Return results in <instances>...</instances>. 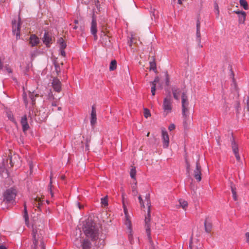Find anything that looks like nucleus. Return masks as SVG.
Returning <instances> with one entry per match:
<instances>
[{
  "mask_svg": "<svg viewBox=\"0 0 249 249\" xmlns=\"http://www.w3.org/2000/svg\"><path fill=\"white\" fill-rule=\"evenodd\" d=\"M151 13L152 16H153L155 18H157L158 17V11L153 9V11H151Z\"/></svg>",
  "mask_w": 249,
  "mask_h": 249,
  "instance_id": "nucleus-42",
  "label": "nucleus"
},
{
  "mask_svg": "<svg viewBox=\"0 0 249 249\" xmlns=\"http://www.w3.org/2000/svg\"><path fill=\"white\" fill-rule=\"evenodd\" d=\"M132 191L134 196H136L138 192L136 190V183H135V185L132 187Z\"/></svg>",
  "mask_w": 249,
  "mask_h": 249,
  "instance_id": "nucleus-44",
  "label": "nucleus"
},
{
  "mask_svg": "<svg viewBox=\"0 0 249 249\" xmlns=\"http://www.w3.org/2000/svg\"><path fill=\"white\" fill-rule=\"evenodd\" d=\"M117 68V63H110L109 70L114 71Z\"/></svg>",
  "mask_w": 249,
  "mask_h": 249,
  "instance_id": "nucleus-41",
  "label": "nucleus"
},
{
  "mask_svg": "<svg viewBox=\"0 0 249 249\" xmlns=\"http://www.w3.org/2000/svg\"><path fill=\"white\" fill-rule=\"evenodd\" d=\"M101 36H103L106 38L108 37V36L107 35V33L104 31H102Z\"/></svg>",
  "mask_w": 249,
  "mask_h": 249,
  "instance_id": "nucleus-51",
  "label": "nucleus"
},
{
  "mask_svg": "<svg viewBox=\"0 0 249 249\" xmlns=\"http://www.w3.org/2000/svg\"><path fill=\"white\" fill-rule=\"evenodd\" d=\"M160 80V78L158 76L155 77L154 80L152 82V85L156 86L157 83H158Z\"/></svg>",
  "mask_w": 249,
  "mask_h": 249,
  "instance_id": "nucleus-46",
  "label": "nucleus"
},
{
  "mask_svg": "<svg viewBox=\"0 0 249 249\" xmlns=\"http://www.w3.org/2000/svg\"><path fill=\"white\" fill-rule=\"evenodd\" d=\"M8 117L9 119H10L11 121H12L13 122H14L15 124H17L16 122L15 121L14 116L13 114H12L11 113H9L8 114Z\"/></svg>",
  "mask_w": 249,
  "mask_h": 249,
  "instance_id": "nucleus-43",
  "label": "nucleus"
},
{
  "mask_svg": "<svg viewBox=\"0 0 249 249\" xmlns=\"http://www.w3.org/2000/svg\"><path fill=\"white\" fill-rule=\"evenodd\" d=\"M231 148L233 153L235 156L236 159L238 161H240L241 158L239 154L238 145L235 141L234 139L232 137L231 140Z\"/></svg>",
  "mask_w": 249,
  "mask_h": 249,
  "instance_id": "nucleus-9",
  "label": "nucleus"
},
{
  "mask_svg": "<svg viewBox=\"0 0 249 249\" xmlns=\"http://www.w3.org/2000/svg\"><path fill=\"white\" fill-rule=\"evenodd\" d=\"M0 249H7L6 248V247H5L3 246H0Z\"/></svg>",
  "mask_w": 249,
  "mask_h": 249,
  "instance_id": "nucleus-61",
  "label": "nucleus"
},
{
  "mask_svg": "<svg viewBox=\"0 0 249 249\" xmlns=\"http://www.w3.org/2000/svg\"><path fill=\"white\" fill-rule=\"evenodd\" d=\"M20 123L22 125V130L24 133H25L29 129L30 127L27 122L26 115H24L21 118Z\"/></svg>",
  "mask_w": 249,
  "mask_h": 249,
  "instance_id": "nucleus-17",
  "label": "nucleus"
},
{
  "mask_svg": "<svg viewBox=\"0 0 249 249\" xmlns=\"http://www.w3.org/2000/svg\"><path fill=\"white\" fill-rule=\"evenodd\" d=\"M163 108L165 116L171 112L172 109V101L170 94H169V95L164 98L163 103Z\"/></svg>",
  "mask_w": 249,
  "mask_h": 249,
  "instance_id": "nucleus-4",
  "label": "nucleus"
},
{
  "mask_svg": "<svg viewBox=\"0 0 249 249\" xmlns=\"http://www.w3.org/2000/svg\"><path fill=\"white\" fill-rule=\"evenodd\" d=\"M40 42L39 38L35 34H32L29 38V44L32 47L36 46Z\"/></svg>",
  "mask_w": 249,
  "mask_h": 249,
  "instance_id": "nucleus-18",
  "label": "nucleus"
},
{
  "mask_svg": "<svg viewBox=\"0 0 249 249\" xmlns=\"http://www.w3.org/2000/svg\"><path fill=\"white\" fill-rule=\"evenodd\" d=\"M182 112L183 117L189 116V111L188 109L189 102L188 97L185 93L182 95Z\"/></svg>",
  "mask_w": 249,
  "mask_h": 249,
  "instance_id": "nucleus-5",
  "label": "nucleus"
},
{
  "mask_svg": "<svg viewBox=\"0 0 249 249\" xmlns=\"http://www.w3.org/2000/svg\"><path fill=\"white\" fill-rule=\"evenodd\" d=\"M29 96L32 101L33 104H35V97H38L39 95H38V94H37V93L35 94L34 91L32 92L30 91H29Z\"/></svg>",
  "mask_w": 249,
  "mask_h": 249,
  "instance_id": "nucleus-31",
  "label": "nucleus"
},
{
  "mask_svg": "<svg viewBox=\"0 0 249 249\" xmlns=\"http://www.w3.org/2000/svg\"><path fill=\"white\" fill-rule=\"evenodd\" d=\"M123 208L125 214V221L124 224L128 228L130 232H131L132 230V224L130 220V218L129 216L128 215V211L126 206L124 205V202H123Z\"/></svg>",
  "mask_w": 249,
  "mask_h": 249,
  "instance_id": "nucleus-11",
  "label": "nucleus"
},
{
  "mask_svg": "<svg viewBox=\"0 0 249 249\" xmlns=\"http://www.w3.org/2000/svg\"><path fill=\"white\" fill-rule=\"evenodd\" d=\"M183 125L184 129L187 130L189 128L191 122L189 121V116L183 117Z\"/></svg>",
  "mask_w": 249,
  "mask_h": 249,
  "instance_id": "nucleus-24",
  "label": "nucleus"
},
{
  "mask_svg": "<svg viewBox=\"0 0 249 249\" xmlns=\"http://www.w3.org/2000/svg\"><path fill=\"white\" fill-rule=\"evenodd\" d=\"M172 92L173 94L174 98L176 100H179L180 95L181 94V95H182L183 93H184V92H182L181 89H172Z\"/></svg>",
  "mask_w": 249,
  "mask_h": 249,
  "instance_id": "nucleus-21",
  "label": "nucleus"
},
{
  "mask_svg": "<svg viewBox=\"0 0 249 249\" xmlns=\"http://www.w3.org/2000/svg\"><path fill=\"white\" fill-rule=\"evenodd\" d=\"M57 43L59 45L60 50L61 49H65L67 47V44L65 40L63 39L62 37H60L58 40Z\"/></svg>",
  "mask_w": 249,
  "mask_h": 249,
  "instance_id": "nucleus-25",
  "label": "nucleus"
},
{
  "mask_svg": "<svg viewBox=\"0 0 249 249\" xmlns=\"http://www.w3.org/2000/svg\"><path fill=\"white\" fill-rule=\"evenodd\" d=\"M193 176L197 182H200L201 180V167L199 163V159L196 162V168L193 171Z\"/></svg>",
  "mask_w": 249,
  "mask_h": 249,
  "instance_id": "nucleus-7",
  "label": "nucleus"
},
{
  "mask_svg": "<svg viewBox=\"0 0 249 249\" xmlns=\"http://www.w3.org/2000/svg\"><path fill=\"white\" fill-rule=\"evenodd\" d=\"M55 41V37L52 33L45 31L42 37V41L47 47H50L51 45Z\"/></svg>",
  "mask_w": 249,
  "mask_h": 249,
  "instance_id": "nucleus-6",
  "label": "nucleus"
},
{
  "mask_svg": "<svg viewBox=\"0 0 249 249\" xmlns=\"http://www.w3.org/2000/svg\"><path fill=\"white\" fill-rule=\"evenodd\" d=\"M231 190L232 194V196L233 197V199L235 201L237 200V195L236 192V187L234 185H231Z\"/></svg>",
  "mask_w": 249,
  "mask_h": 249,
  "instance_id": "nucleus-29",
  "label": "nucleus"
},
{
  "mask_svg": "<svg viewBox=\"0 0 249 249\" xmlns=\"http://www.w3.org/2000/svg\"><path fill=\"white\" fill-rule=\"evenodd\" d=\"M161 136L163 141V146L164 148H167L169 144V138L167 132L165 129L161 130Z\"/></svg>",
  "mask_w": 249,
  "mask_h": 249,
  "instance_id": "nucleus-12",
  "label": "nucleus"
},
{
  "mask_svg": "<svg viewBox=\"0 0 249 249\" xmlns=\"http://www.w3.org/2000/svg\"><path fill=\"white\" fill-rule=\"evenodd\" d=\"M175 129V125L174 124H171L168 127V129L170 131H172Z\"/></svg>",
  "mask_w": 249,
  "mask_h": 249,
  "instance_id": "nucleus-50",
  "label": "nucleus"
},
{
  "mask_svg": "<svg viewBox=\"0 0 249 249\" xmlns=\"http://www.w3.org/2000/svg\"><path fill=\"white\" fill-rule=\"evenodd\" d=\"M205 231L207 233H210L212 230V222L209 217H206L204 221Z\"/></svg>",
  "mask_w": 249,
  "mask_h": 249,
  "instance_id": "nucleus-16",
  "label": "nucleus"
},
{
  "mask_svg": "<svg viewBox=\"0 0 249 249\" xmlns=\"http://www.w3.org/2000/svg\"><path fill=\"white\" fill-rule=\"evenodd\" d=\"M81 246L82 249H90L91 248V241L86 238H82L81 239Z\"/></svg>",
  "mask_w": 249,
  "mask_h": 249,
  "instance_id": "nucleus-14",
  "label": "nucleus"
},
{
  "mask_svg": "<svg viewBox=\"0 0 249 249\" xmlns=\"http://www.w3.org/2000/svg\"><path fill=\"white\" fill-rule=\"evenodd\" d=\"M96 111L95 105L92 106L90 114V124L92 126H94L96 123Z\"/></svg>",
  "mask_w": 249,
  "mask_h": 249,
  "instance_id": "nucleus-15",
  "label": "nucleus"
},
{
  "mask_svg": "<svg viewBox=\"0 0 249 249\" xmlns=\"http://www.w3.org/2000/svg\"><path fill=\"white\" fill-rule=\"evenodd\" d=\"M247 109H248V110L249 111V100H248V102H247Z\"/></svg>",
  "mask_w": 249,
  "mask_h": 249,
  "instance_id": "nucleus-60",
  "label": "nucleus"
},
{
  "mask_svg": "<svg viewBox=\"0 0 249 249\" xmlns=\"http://www.w3.org/2000/svg\"><path fill=\"white\" fill-rule=\"evenodd\" d=\"M190 249H198L197 247H194L193 245L192 239H191L189 244Z\"/></svg>",
  "mask_w": 249,
  "mask_h": 249,
  "instance_id": "nucleus-45",
  "label": "nucleus"
},
{
  "mask_svg": "<svg viewBox=\"0 0 249 249\" xmlns=\"http://www.w3.org/2000/svg\"><path fill=\"white\" fill-rule=\"evenodd\" d=\"M144 116L146 118L151 116V113L149 109L147 108H144Z\"/></svg>",
  "mask_w": 249,
  "mask_h": 249,
  "instance_id": "nucleus-40",
  "label": "nucleus"
},
{
  "mask_svg": "<svg viewBox=\"0 0 249 249\" xmlns=\"http://www.w3.org/2000/svg\"><path fill=\"white\" fill-rule=\"evenodd\" d=\"M138 199H139V202H140V204H141V203L143 202V200H142V197H141V196H140L138 197Z\"/></svg>",
  "mask_w": 249,
  "mask_h": 249,
  "instance_id": "nucleus-58",
  "label": "nucleus"
},
{
  "mask_svg": "<svg viewBox=\"0 0 249 249\" xmlns=\"http://www.w3.org/2000/svg\"><path fill=\"white\" fill-rule=\"evenodd\" d=\"M50 188H49V191L50 192V194L51 195V196L53 197V193L52 192V180H51V178H52V177H50Z\"/></svg>",
  "mask_w": 249,
  "mask_h": 249,
  "instance_id": "nucleus-49",
  "label": "nucleus"
},
{
  "mask_svg": "<svg viewBox=\"0 0 249 249\" xmlns=\"http://www.w3.org/2000/svg\"><path fill=\"white\" fill-rule=\"evenodd\" d=\"M52 106H56V103H54H54H52Z\"/></svg>",
  "mask_w": 249,
  "mask_h": 249,
  "instance_id": "nucleus-64",
  "label": "nucleus"
},
{
  "mask_svg": "<svg viewBox=\"0 0 249 249\" xmlns=\"http://www.w3.org/2000/svg\"><path fill=\"white\" fill-rule=\"evenodd\" d=\"M63 63H53V65L55 68V70L57 74L58 75L61 71L60 66H62Z\"/></svg>",
  "mask_w": 249,
  "mask_h": 249,
  "instance_id": "nucleus-32",
  "label": "nucleus"
},
{
  "mask_svg": "<svg viewBox=\"0 0 249 249\" xmlns=\"http://www.w3.org/2000/svg\"><path fill=\"white\" fill-rule=\"evenodd\" d=\"M52 86L54 91L58 93L61 91L62 83L59 79H58L57 78H53L52 82Z\"/></svg>",
  "mask_w": 249,
  "mask_h": 249,
  "instance_id": "nucleus-10",
  "label": "nucleus"
},
{
  "mask_svg": "<svg viewBox=\"0 0 249 249\" xmlns=\"http://www.w3.org/2000/svg\"><path fill=\"white\" fill-rule=\"evenodd\" d=\"M101 203L102 205H104V206H106L108 204V201H107V196H106L104 198H102L101 199Z\"/></svg>",
  "mask_w": 249,
  "mask_h": 249,
  "instance_id": "nucleus-39",
  "label": "nucleus"
},
{
  "mask_svg": "<svg viewBox=\"0 0 249 249\" xmlns=\"http://www.w3.org/2000/svg\"><path fill=\"white\" fill-rule=\"evenodd\" d=\"M196 41L198 43V46L200 48L202 47V45L200 44L201 42V34H200V22L199 18H197L196 21Z\"/></svg>",
  "mask_w": 249,
  "mask_h": 249,
  "instance_id": "nucleus-13",
  "label": "nucleus"
},
{
  "mask_svg": "<svg viewBox=\"0 0 249 249\" xmlns=\"http://www.w3.org/2000/svg\"><path fill=\"white\" fill-rule=\"evenodd\" d=\"M24 218L25 219L26 224L28 225L29 224V217L26 202L24 203Z\"/></svg>",
  "mask_w": 249,
  "mask_h": 249,
  "instance_id": "nucleus-27",
  "label": "nucleus"
},
{
  "mask_svg": "<svg viewBox=\"0 0 249 249\" xmlns=\"http://www.w3.org/2000/svg\"><path fill=\"white\" fill-rule=\"evenodd\" d=\"M0 70L3 71L7 72L8 73H11L12 71L8 65L5 63H0Z\"/></svg>",
  "mask_w": 249,
  "mask_h": 249,
  "instance_id": "nucleus-23",
  "label": "nucleus"
},
{
  "mask_svg": "<svg viewBox=\"0 0 249 249\" xmlns=\"http://www.w3.org/2000/svg\"><path fill=\"white\" fill-rule=\"evenodd\" d=\"M246 237L247 242L249 243V232H247L246 233Z\"/></svg>",
  "mask_w": 249,
  "mask_h": 249,
  "instance_id": "nucleus-54",
  "label": "nucleus"
},
{
  "mask_svg": "<svg viewBox=\"0 0 249 249\" xmlns=\"http://www.w3.org/2000/svg\"><path fill=\"white\" fill-rule=\"evenodd\" d=\"M141 205L142 207L144 208V205L143 204V202L141 203Z\"/></svg>",
  "mask_w": 249,
  "mask_h": 249,
  "instance_id": "nucleus-62",
  "label": "nucleus"
},
{
  "mask_svg": "<svg viewBox=\"0 0 249 249\" xmlns=\"http://www.w3.org/2000/svg\"><path fill=\"white\" fill-rule=\"evenodd\" d=\"M150 54L151 55H149V58H148V61L149 62H156L157 61V58H156V56L155 55H153V53H150Z\"/></svg>",
  "mask_w": 249,
  "mask_h": 249,
  "instance_id": "nucleus-35",
  "label": "nucleus"
},
{
  "mask_svg": "<svg viewBox=\"0 0 249 249\" xmlns=\"http://www.w3.org/2000/svg\"><path fill=\"white\" fill-rule=\"evenodd\" d=\"M243 11H234V13L237 14L238 16L240 15L242 13H243Z\"/></svg>",
  "mask_w": 249,
  "mask_h": 249,
  "instance_id": "nucleus-53",
  "label": "nucleus"
},
{
  "mask_svg": "<svg viewBox=\"0 0 249 249\" xmlns=\"http://www.w3.org/2000/svg\"><path fill=\"white\" fill-rule=\"evenodd\" d=\"M179 204L181 206V207L184 209L185 210L186 208L188 206V203L186 201L183 200V199H180L179 200Z\"/></svg>",
  "mask_w": 249,
  "mask_h": 249,
  "instance_id": "nucleus-33",
  "label": "nucleus"
},
{
  "mask_svg": "<svg viewBox=\"0 0 249 249\" xmlns=\"http://www.w3.org/2000/svg\"><path fill=\"white\" fill-rule=\"evenodd\" d=\"M93 36V37H94V39L95 40H97V33H96L95 34H92Z\"/></svg>",
  "mask_w": 249,
  "mask_h": 249,
  "instance_id": "nucleus-59",
  "label": "nucleus"
},
{
  "mask_svg": "<svg viewBox=\"0 0 249 249\" xmlns=\"http://www.w3.org/2000/svg\"><path fill=\"white\" fill-rule=\"evenodd\" d=\"M37 230H36V231H35V229L34 228V229H33V238H34V244H35V245L36 244V242H37V240H38V239H37V238H38V237L37 238V237H36V235H37V236H38V235L37 234Z\"/></svg>",
  "mask_w": 249,
  "mask_h": 249,
  "instance_id": "nucleus-37",
  "label": "nucleus"
},
{
  "mask_svg": "<svg viewBox=\"0 0 249 249\" xmlns=\"http://www.w3.org/2000/svg\"><path fill=\"white\" fill-rule=\"evenodd\" d=\"M132 43H133V39H130L128 41L127 44L129 45V46H131Z\"/></svg>",
  "mask_w": 249,
  "mask_h": 249,
  "instance_id": "nucleus-55",
  "label": "nucleus"
},
{
  "mask_svg": "<svg viewBox=\"0 0 249 249\" xmlns=\"http://www.w3.org/2000/svg\"><path fill=\"white\" fill-rule=\"evenodd\" d=\"M90 32H91V34H95L97 32L96 19L94 16H93L92 17Z\"/></svg>",
  "mask_w": 249,
  "mask_h": 249,
  "instance_id": "nucleus-19",
  "label": "nucleus"
},
{
  "mask_svg": "<svg viewBox=\"0 0 249 249\" xmlns=\"http://www.w3.org/2000/svg\"><path fill=\"white\" fill-rule=\"evenodd\" d=\"M214 12L216 14V18H218L219 15V10L218 3L216 1L214 2Z\"/></svg>",
  "mask_w": 249,
  "mask_h": 249,
  "instance_id": "nucleus-36",
  "label": "nucleus"
},
{
  "mask_svg": "<svg viewBox=\"0 0 249 249\" xmlns=\"http://www.w3.org/2000/svg\"><path fill=\"white\" fill-rule=\"evenodd\" d=\"M42 204V201L39 197H36L33 201V204L34 208H37L39 210H40V206Z\"/></svg>",
  "mask_w": 249,
  "mask_h": 249,
  "instance_id": "nucleus-22",
  "label": "nucleus"
},
{
  "mask_svg": "<svg viewBox=\"0 0 249 249\" xmlns=\"http://www.w3.org/2000/svg\"><path fill=\"white\" fill-rule=\"evenodd\" d=\"M150 71H153L155 72H157L156 63H150V67L149 68Z\"/></svg>",
  "mask_w": 249,
  "mask_h": 249,
  "instance_id": "nucleus-38",
  "label": "nucleus"
},
{
  "mask_svg": "<svg viewBox=\"0 0 249 249\" xmlns=\"http://www.w3.org/2000/svg\"><path fill=\"white\" fill-rule=\"evenodd\" d=\"M12 32L16 35L17 39L20 36V18H18V21L17 22L16 19L12 21Z\"/></svg>",
  "mask_w": 249,
  "mask_h": 249,
  "instance_id": "nucleus-8",
  "label": "nucleus"
},
{
  "mask_svg": "<svg viewBox=\"0 0 249 249\" xmlns=\"http://www.w3.org/2000/svg\"><path fill=\"white\" fill-rule=\"evenodd\" d=\"M83 231L86 238L92 242L96 241L100 234L99 229L96 224L90 221H87L84 224Z\"/></svg>",
  "mask_w": 249,
  "mask_h": 249,
  "instance_id": "nucleus-1",
  "label": "nucleus"
},
{
  "mask_svg": "<svg viewBox=\"0 0 249 249\" xmlns=\"http://www.w3.org/2000/svg\"><path fill=\"white\" fill-rule=\"evenodd\" d=\"M145 200L147 202V205L148 206L147 214L145 217V227L146 230V232L149 239H151L150 236V200L149 199V195H146L145 196Z\"/></svg>",
  "mask_w": 249,
  "mask_h": 249,
  "instance_id": "nucleus-2",
  "label": "nucleus"
},
{
  "mask_svg": "<svg viewBox=\"0 0 249 249\" xmlns=\"http://www.w3.org/2000/svg\"><path fill=\"white\" fill-rule=\"evenodd\" d=\"M75 206L78 207L79 210L83 209L84 205L80 204L79 202H76L75 203Z\"/></svg>",
  "mask_w": 249,
  "mask_h": 249,
  "instance_id": "nucleus-47",
  "label": "nucleus"
},
{
  "mask_svg": "<svg viewBox=\"0 0 249 249\" xmlns=\"http://www.w3.org/2000/svg\"><path fill=\"white\" fill-rule=\"evenodd\" d=\"M185 161L186 164V172L189 175L191 171V165L187 157H185Z\"/></svg>",
  "mask_w": 249,
  "mask_h": 249,
  "instance_id": "nucleus-30",
  "label": "nucleus"
},
{
  "mask_svg": "<svg viewBox=\"0 0 249 249\" xmlns=\"http://www.w3.org/2000/svg\"><path fill=\"white\" fill-rule=\"evenodd\" d=\"M8 158H6L5 159L3 160V161L1 163V164L0 165V174L2 176V174L6 171V167L8 166Z\"/></svg>",
  "mask_w": 249,
  "mask_h": 249,
  "instance_id": "nucleus-20",
  "label": "nucleus"
},
{
  "mask_svg": "<svg viewBox=\"0 0 249 249\" xmlns=\"http://www.w3.org/2000/svg\"><path fill=\"white\" fill-rule=\"evenodd\" d=\"M155 92H156V86L152 85L151 87V93L152 95L153 96H154L155 95Z\"/></svg>",
  "mask_w": 249,
  "mask_h": 249,
  "instance_id": "nucleus-48",
  "label": "nucleus"
},
{
  "mask_svg": "<svg viewBox=\"0 0 249 249\" xmlns=\"http://www.w3.org/2000/svg\"><path fill=\"white\" fill-rule=\"evenodd\" d=\"M110 62L114 63V62H116V60L115 59H112V60H111Z\"/></svg>",
  "mask_w": 249,
  "mask_h": 249,
  "instance_id": "nucleus-63",
  "label": "nucleus"
},
{
  "mask_svg": "<svg viewBox=\"0 0 249 249\" xmlns=\"http://www.w3.org/2000/svg\"><path fill=\"white\" fill-rule=\"evenodd\" d=\"M246 13L245 12H243L241 14L238 16V22L239 24H244L245 21L246 20Z\"/></svg>",
  "mask_w": 249,
  "mask_h": 249,
  "instance_id": "nucleus-26",
  "label": "nucleus"
},
{
  "mask_svg": "<svg viewBox=\"0 0 249 249\" xmlns=\"http://www.w3.org/2000/svg\"><path fill=\"white\" fill-rule=\"evenodd\" d=\"M239 3L240 6L242 7L245 10L249 9V5L246 0H239Z\"/></svg>",
  "mask_w": 249,
  "mask_h": 249,
  "instance_id": "nucleus-28",
  "label": "nucleus"
},
{
  "mask_svg": "<svg viewBox=\"0 0 249 249\" xmlns=\"http://www.w3.org/2000/svg\"><path fill=\"white\" fill-rule=\"evenodd\" d=\"M16 196L17 191L15 189L12 188L7 189L3 193V201L7 203L13 204Z\"/></svg>",
  "mask_w": 249,
  "mask_h": 249,
  "instance_id": "nucleus-3",
  "label": "nucleus"
},
{
  "mask_svg": "<svg viewBox=\"0 0 249 249\" xmlns=\"http://www.w3.org/2000/svg\"><path fill=\"white\" fill-rule=\"evenodd\" d=\"M130 177L136 179V170L135 167H132V168L130 173Z\"/></svg>",
  "mask_w": 249,
  "mask_h": 249,
  "instance_id": "nucleus-34",
  "label": "nucleus"
},
{
  "mask_svg": "<svg viewBox=\"0 0 249 249\" xmlns=\"http://www.w3.org/2000/svg\"><path fill=\"white\" fill-rule=\"evenodd\" d=\"M8 157L10 159V164L11 165V167H12L13 166V163L12 160V156L9 154Z\"/></svg>",
  "mask_w": 249,
  "mask_h": 249,
  "instance_id": "nucleus-52",
  "label": "nucleus"
},
{
  "mask_svg": "<svg viewBox=\"0 0 249 249\" xmlns=\"http://www.w3.org/2000/svg\"><path fill=\"white\" fill-rule=\"evenodd\" d=\"M60 53L62 55L65 56V52L64 51V49H61L60 50Z\"/></svg>",
  "mask_w": 249,
  "mask_h": 249,
  "instance_id": "nucleus-56",
  "label": "nucleus"
},
{
  "mask_svg": "<svg viewBox=\"0 0 249 249\" xmlns=\"http://www.w3.org/2000/svg\"><path fill=\"white\" fill-rule=\"evenodd\" d=\"M169 81V78L168 75V74H166V83L167 85H168Z\"/></svg>",
  "mask_w": 249,
  "mask_h": 249,
  "instance_id": "nucleus-57",
  "label": "nucleus"
}]
</instances>
